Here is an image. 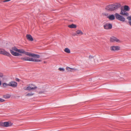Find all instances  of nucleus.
<instances>
[{"label":"nucleus","mask_w":131,"mask_h":131,"mask_svg":"<svg viewBox=\"0 0 131 131\" xmlns=\"http://www.w3.org/2000/svg\"><path fill=\"white\" fill-rule=\"evenodd\" d=\"M124 10L126 11H129L130 9L128 6L126 5L124 6Z\"/></svg>","instance_id":"5701e85b"},{"label":"nucleus","mask_w":131,"mask_h":131,"mask_svg":"<svg viewBox=\"0 0 131 131\" xmlns=\"http://www.w3.org/2000/svg\"><path fill=\"white\" fill-rule=\"evenodd\" d=\"M120 14L121 15H125L126 16H128L129 15L128 13L125 11L124 9L121 10Z\"/></svg>","instance_id":"4468645a"},{"label":"nucleus","mask_w":131,"mask_h":131,"mask_svg":"<svg viewBox=\"0 0 131 131\" xmlns=\"http://www.w3.org/2000/svg\"><path fill=\"white\" fill-rule=\"evenodd\" d=\"M1 81L0 80V86L1 85Z\"/></svg>","instance_id":"c9c22d12"},{"label":"nucleus","mask_w":131,"mask_h":131,"mask_svg":"<svg viewBox=\"0 0 131 131\" xmlns=\"http://www.w3.org/2000/svg\"><path fill=\"white\" fill-rule=\"evenodd\" d=\"M121 6V5L120 4L115 3L107 6L106 7L105 9L109 11H113L117 9Z\"/></svg>","instance_id":"f257e3e1"},{"label":"nucleus","mask_w":131,"mask_h":131,"mask_svg":"<svg viewBox=\"0 0 131 131\" xmlns=\"http://www.w3.org/2000/svg\"><path fill=\"white\" fill-rule=\"evenodd\" d=\"M0 54H4L7 56H9L10 53L5 50L4 49L0 48Z\"/></svg>","instance_id":"6e6552de"},{"label":"nucleus","mask_w":131,"mask_h":131,"mask_svg":"<svg viewBox=\"0 0 131 131\" xmlns=\"http://www.w3.org/2000/svg\"><path fill=\"white\" fill-rule=\"evenodd\" d=\"M18 49L15 47H12L11 49L10 50V51L11 53L13 56H18L20 55L19 54L15 52H17L18 50Z\"/></svg>","instance_id":"7ed1b4c3"},{"label":"nucleus","mask_w":131,"mask_h":131,"mask_svg":"<svg viewBox=\"0 0 131 131\" xmlns=\"http://www.w3.org/2000/svg\"><path fill=\"white\" fill-rule=\"evenodd\" d=\"M21 59L24 61H28L34 62H39L40 60L37 58H30L29 57L22 58Z\"/></svg>","instance_id":"20e7f679"},{"label":"nucleus","mask_w":131,"mask_h":131,"mask_svg":"<svg viewBox=\"0 0 131 131\" xmlns=\"http://www.w3.org/2000/svg\"><path fill=\"white\" fill-rule=\"evenodd\" d=\"M109 19L111 20H114L115 19V17L113 15H112L108 16L107 17Z\"/></svg>","instance_id":"f3484780"},{"label":"nucleus","mask_w":131,"mask_h":131,"mask_svg":"<svg viewBox=\"0 0 131 131\" xmlns=\"http://www.w3.org/2000/svg\"><path fill=\"white\" fill-rule=\"evenodd\" d=\"M13 124L10 122H4V127H7L12 126Z\"/></svg>","instance_id":"f8f14e48"},{"label":"nucleus","mask_w":131,"mask_h":131,"mask_svg":"<svg viewBox=\"0 0 131 131\" xmlns=\"http://www.w3.org/2000/svg\"><path fill=\"white\" fill-rule=\"evenodd\" d=\"M127 19L129 20L128 23L129 25L131 26V16L128 17Z\"/></svg>","instance_id":"412c9836"},{"label":"nucleus","mask_w":131,"mask_h":131,"mask_svg":"<svg viewBox=\"0 0 131 131\" xmlns=\"http://www.w3.org/2000/svg\"><path fill=\"white\" fill-rule=\"evenodd\" d=\"M66 70L68 72H73V71L71 70L70 68L67 67Z\"/></svg>","instance_id":"bb28decb"},{"label":"nucleus","mask_w":131,"mask_h":131,"mask_svg":"<svg viewBox=\"0 0 131 131\" xmlns=\"http://www.w3.org/2000/svg\"><path fill=\"white\" fill-rule=\"evenodd\" d=\"M18 52L22 53H24L26 55H27V53H28V52H26V51L23 49H18Z\"/></svg>","instance_id":"a211bd4d"},{"label":"nucleus","mask_w":131,"mask_h":131,"mask_svg":"<svg viewBox=\"0 0 131 131\" xmlns=\"http://www.w3.org/2000/svg\"><path fill=\"white\" fill-rule=\"evenodd\" d=\"M5 101V100L3 99L0 98V102H3Z\"/></svg>","instance_id":"473e14b6"},{"label":"nucleus","mask_w":131,"mask_h":131,"mask_svg":"<svg viewBox=\"0 0 131 131\" xmlns=\"http://www.w3.org/2000/svg\"><path fill=\"white\" fill-rule=\"evenodd\" d=\"M68 26L70 28H76L77 27L76 25L74 24H72L71 25H68Z\"/></svg>","instance_id":"aec40b11"},{"label":"nucleus","mask_w":131,"mask_h":131,"mask_svg":"<svg viewBox=\"0 0 131 131\" xmlns=\"http://www.w3.org/2000/svg\"><path fill=\"white\" fill-rule=\"evenodd\" d=\"M27 55L29 56H32L34 58H39V56L35 54H31L30 53L28 52L27 53Z\"/></svg>","instance_id":"9b49d317"},{"label":"nucleus","mask_w":131,"mask_h":131,"mask_svg":"<svg viewBox=\"0 0 131 131\" xmlns=\"http://www.w3.org/2000/svg\"><path fill=\"white\" fill-rule=\"evenodd\" d=\"M27 39L29 41H32L33 40L32 36L30 35H27L26 36Z\"/></svg>","instance_id":"2eb2a0df"},{"label":"nucleus","mask_w":131,"mask_h":131,"mask_svg":"<svg viewBox=\"0 0 131 131\" xmlns=\"http://www.w3.org/2000/svg\"><path fill=\"white\" fill-rule=\"evenodd\" d=\"M110 40V41L112 42H114V41L118 42H121V41L118 39L114 37H111Z\"/></svg>","instance_id":"9d476101"},{"label":"nucleus","mask_w":131,"mask_h":131,"mask_svg":"<svg viewBox=\"0 0 131 131\" xmlns=\"http://www.w3.org/2000/svg\"><path fill=\"white\" fill-rule=\"evenodd\" d=\"M10 0H5L3 1V2H7L9 1H10Z\"/></svg>","instance_id":"72a5a7b5"},{"label":"nucleus","mask_w":131,"mask_h":131,"mask_svg":"<svg viewBox=\"0 0 131 131\" xmlns=\"http://www.w3.org/2000/svg\"><path fill=\"white\" fill-rule=\"evenodd\" d=\"M10 95L9 94H7L4 95V97L5 99H8L10 97Z\"/></svg>","instance_id":"4be33fe9"},{"label":"nucleus","mask_w":131,"mask_h":131,"mask_svg":"<svg viewBox=\"0 0 131 131\" xmlns=\"http://www.w3.org/2000/svg\"><path fill=\"white\" fill-rule=\"evenodd\" d=\"M8 85L13 88H15L17 86V83L15 82L11 81L9 83Z\"/></svg>","instance_id":"1a4fd4ad"},{"label":"nucleus","mask_w":131,"mask_h":131,"mask_svg":"<svg viewBox=\"0 0 131 131\" xmlns=\"http://www.w3.org/2000/svg\"><path fill=\"white\" fill-rule=\"evenodd\" d=\"M115 15L116 18L118 20L123 22H124L125 21V18L118 14L116 13Z\"/></svg>","instance_id":"39448f33"},{"label":"nucleus","mask_w":131,"mask_h":131,"mask_svg":"<svg viewBox=\"0 0 131 131\" xmlns=\"http://www.w3.org/2000/svg\"><path fill=\"white\" fill-rule=\"evenodd\" d=\"M34 95V93H28L27 94L26 96H32Z\"/></svg>","instance_id":"a878e982"},{"label":"nucleus","mask_w":131,"mask_h":131,"mask_svg":"<svg viewBox=\"0 0 131 131\" xmlns=\"http://www.w3.org/2000/svg\"><path fill=\"white\" fill-rule=\"evenodd\" d=\"M58 70L61 71H64V69L63 68H59L58 69Z\"/></svg>","instance_id":"cd10ccee"},{"label":"nucleus","mask_w":131,"mask_h":131,"mask_svg":"<svg viewBox=\"0 0 131 131\" xmlns=\"http://www.w3.org/2000/svg\"><path fill=\"white\" fill-rule=\"evenodd\" d=\"M76 34H77L81 36L83 35V34L82 31L80 30H78L76 31Z\"/></svg>","instance_id":"6ab92c4d"},{"label":"nucleus","mask_w":131,"mask_h":131,"mask_svg":"<svg viewBox=\"0 0 131 131\" xmlns=\"http://www.w3.org/2000/svg\"><path fill=\"white\" fill-rule=\"evenodd\" d=\"M64 51L65 52L68 53H69L70 52V50L68 48H65Z\"/></svg>","instance_id":"b1692460"},{"label":"nucleus","mask_w":131,"mask_h":131,"mask_svg":"<svg viewBox=\"0 0 131 131\" xmlns=\"http://www.w3.org/2000/svg\"><path fill=\"white\" fill-rule=\"evenodd\" d=\"M94 60L95 64H97L101 61V59L100 58H96V59L95 60Z\"/></svg>","instance_id":"dca6fc26"},{"label":"nucleus","mask_w":131,"mask_h":131,"mask_svg":"<svg viewBox=\"0 0 131 131\" xmlns=\"http://www.w3.org/2000/svg\"><path fill=\"white\" fill-rule=\"evenodd\" d=\"M16 81H19V80L18 79H16Z\"/></svg>","instance_id":"f704fd0d"},{"label":"nucleus","mask_w":131,"mask_h":131,"mask_svg":"<svg viewBox=\"0 0 131 131\" xmlns=\"http://www.w3.org/2000/svg\"><path fill=\"white\" fill-rule=\"evenodd\" d=\"M46 63V62H45V61H44L43 62V63Z\"/></svg>","instance_id":"e433bc0d"},{"label":"nucleus","mask_w":131,"mask_h":131,"mask_svg":"<svg viewBox=\"0 0 131 131\" xmlns=\"http://www.w3.org/2000/svg\"><path fill=\"white\" fill-rule=\"evenodd\" d=\"M96 58V57H93L91 56H90L89 57V59L90 60H91L92 59H93L94 60H95Z\"/></svg>","instance_id":"393cba45"},{"label":"nucleus","mask_w":131,"mask_h":131,"mask_svg":"<svg viewBox=\"0 0 131 131\" xmlns=\"http://www.w3.org/2000/svg\"><path fill=\"white\" fill-rule=\"evenodd\" d=\"M48 88V85L46 84L45 85L44 84H43L42 85V89L43 90V92L44 91H47V89Z\"/></svg>","instance_id":"ddd939ff"},{"label":"nucleus","mask_w":131,"mask_h":131,"mask_svg":"<svg viewBox=\"0 0 131 131\" xmlns=\"http://www.w3.org/2000/svg\"><path fill=\"white\" fill-rule=\"evenodd\" d=\"M103 27L105 29H110L112 28V26L111 24L108 23L105 24L103 26Z\"/></svg>","instance_id":"0eeeda50"},{"label":"nucleus","mask_w":131,"mask_h":131,"mask_svg":"<svg viewBox=\"0 0 131 131\" xmlns=\"http://www.w3.org/2000/svg\"><path fill=\"white\" fill-rule=\"evenodd\" d=\"M0 126H4V123L0 122Z\"/></svg>","instance_id":"2f4dec72"},{"label":"nucleus","mask_w":131,"mask_h":131,"mask_svg":"<svg viewBox=\"0 0 131 131\" xmlns=\"http://www.w3.org/2000/svg\"><path fill=\"white\" fill-rule=\"evenodd\" d=\"M3 86L4 87L8 86V84H7L5 83H3Z\"/></svg>","instance_id":"c85d7f7f"},{"label":"nucleus","mask_w":131,"mask_h":131,"mask_svg":"<svg viewBox=\"0 0 131 131\" xmlns=\"http://www.w3.org/2000/svg\"><path fill=\"white\" fill-rule=\"evenodd\" d=\"M37 88V87L33 84H30L24 88V90L30 91L31 90H34Z\"/></svg>","instance_id":"f03ea898"},{"label":"nucleus","mask_w":131,"mask_h":131,"mask_svg":"<svg viewBox=\"0 0 131 131\" xmlns=\"http://www.w3.org/2000/svg\"><path fill=\"white\" fill-rule=\"evenodd\" d=\"M3 76V73L0 72V78H2Z\"/></svg>","instance_id":"c756f323"},{"label":"nucleus","mask_w":131,"mask_h":131,"mask_svg":"<svg viewBox=\"0 0 131 131\" xmlns=\"http://www.w3.org/2000/svg\"><path fill=\"white\" fill-rule=\"evenodd\" d=\"M71 69L72 71H73H73H75L77 70V69H75L73 68H71Z\"/></svg>","instance_id":"7c9ffc66"},{"label":"nucleus","mask_w":131,"mask_h":131,"mask_svg":"<svg viewBox=\"0 0 131 131\" xmlns=\"http://www.w3.org/2000/svg\"><path fill=\"white\" fill-rule=\"evenodd\" d=\"M110 49L112 51H117L120 49V47L118 46H113L110 47Z\"/></svg>","instance_id":"423d86ee"}]
</instances>
